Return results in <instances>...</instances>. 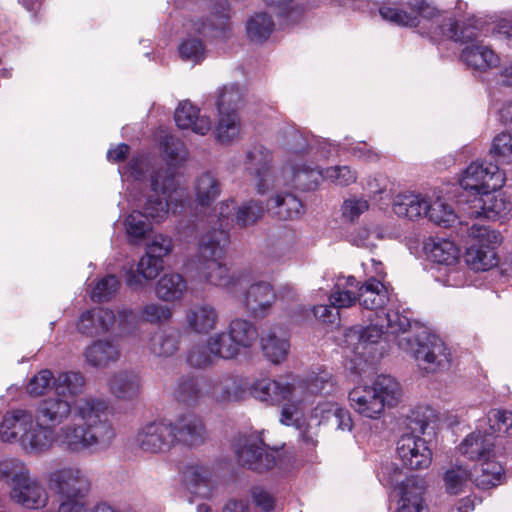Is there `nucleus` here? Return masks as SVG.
Returning a JSON list of instances; mask_svg holds the SVG:
<instances>
[{
	"mask_svg": "<svg viewBox=\"0 0 512 512\" xmlns=\"http://www.w3.org/2000/svg\"><path fill=\"white\" fill-rule=\"evenodd\" d=\"M333 383L327 371L311 373L306 380L292 383L281 380L262 379L255 382L251 393L255 399L268 404L284 403L280 422L284 425L297 423L302 405L309 401L310 396L329 394Z\"/></svg>",
	"mask_w": 512,
	"mask_h": 512,
	"instance_id": "1",
	"label": "nucleus"
},
{
	"mask_svg": "<svg viewBox=\"0 0 512 512\" xmlns=\"http://www.w3.org/2000/svg\"><path fill=\"white\" fill-rule=\"evenodd\" d=\"M230 6L227 0L214 1L205 19H191L184 24L187 35L179 45L181 60L193 65L200 64L207 54L206 45L200 37L207 39H228L232 31Z\"/></svg>",
	"mask_w": 512,
	"mask_h": 512,
	"instance_id": "2",
	"label": "nucleus"
},
{
	"mask_svg": "<svg viewBox=\"0 0 512 512\" xmlns=\"http://www.w3.org/2000/svg\"><path fill=\"white\" fill-rule=\"evenodd\" d=\"M418 327L420 326L415 324L409 330L412 328L410 319L398 311H382V314L376 313V317L371 318L368 326L350 328L345 334V343L353 353L364 356L366 348L377 343L383 334L399 336V342L403 337L414 339V332L418 331Z\"/></svg>",
	"mask_w": 512,
	"mask_h": 512,
	"instance_id": "3",
	"label": "nucleus"
},
{
	"mask_svg": "<svg viewBox=\"0 0 512 512\" xmlns=\"http://www.w3.org/2000/svg\"><path fill=\"white\" fill-rule=\"evenodd\" d=\"M107 402L101 399H85L79 406L80 416L89 424L86 426H66L61 429V443L68 448H89L104 444L113 435V430L101 417L106 413Z\"/></svg>",
	"mask_w": 512,
	"mask_h": 512,
	"instance_id": "4",
	"label": "nucleus"
},
{
	"mask_svg": "<svg viewBox=\"0 0 512 512\" xmlns=\"http://www.w3.org/2000/svg\"><path fill=\"white\" fill-rule=\"evenodd\" d=\"M400 384L390 375H379L372 385L357 386L349 392L351 407L361 416L378 419L385 407L400 401Z\"/></svg>",
	"mask_w": 512,
	"mask_h": 512,
	"instance_id": "5",
	"label": "nucleus"
},
{
	"mask_svg": "<svg viewBox=\"0 0 512 512\" xmlns=\"http://www.w3.org/2000/svg\"><path fill=\"white\" fill-rule=\"evenodd\" d=\"M150 192L143 205V213L154 223L163 222L170 209L176 214L185 206L186 193L178 188L170 169L155 171L150 178Z\"/></svg>",
	"mask_w": 512,
	"mask_h": 512,
	"instance_id": "6",
	"label": "nucleus"
},
{
	"mask_svg": "<svg viewBox=\"0 0 512 512\" xmlns=\"http://www.w3.org/2000/svg\"><path fill=\"white\" fill-rule=\"evenodd\" d=\"M229 234L224 230H212L204 234L199 243V277L216 286H228L231 279L223 262Z\"/></svg>",
	"mask_w": 512,
	"mask_h": 512,
	"instance_id": "7",
	"label": "nucleus"
},
{
	"mask_svg": "<svg viewBox=\"0 0 512 512\" xmlns=\"http://www.w3.org/2000/svg\"><path fill=\"white\" fill-rule=\"evenodd\" d=\"M414 336V339L403 337L399 341V348L411 354L422 369L430 373L449 367L451 354L437 335L430 333L426 327H418Z\"/></svg>",
	"mask_w": 512,
	"mask_h": 512,
	"instance_id": "8",
	"label": "nucleus"
},
{
	"mask_svg": "<svg viewBox=\"0 0 512 512\" xmlns=\"http://www.w3.org/2000/svg\"><path fill=\"white\" fill-rule=\"evenodd\" d=\"M30 411L15 409L8 411L0 424V437L5 443L18 442L23 448H45V435L50 430L41 428Z\"/></svg>",
	"mask_w": 512,
	"mask_h": 512,
	"instance_id": "9",
	"label": "nucleus"
},
{
	"mask_svg": "<svg viewBox=\"0 0 512 512\" xmlns=\"http://www.w3.org/2000/svg\"><path fill=\"white\" fill-rule=\"evenodd\" d=\"M439 414L429 406L413 409L396 448H431L438 445Z\"/></svg>",
	"mask_w": 512,
	"mask_h": 512,
	"instance_id": "10",
	"label": "nucleus"
},
{
	"mask_svg": "<svg viewBox=\"0 0 512 512\" xmlns=\"http://www.w3.org/2000/svg\"><path fill=\"white\" fill-rule=\"evenodd\" d=\"M472 244L467 248L465 261L475 271H486L498 264L496 249L501 245V233L490 226L474 223L469 228Z\"/></svg>",
	"mask_w": 512,
	"mask_h": 512,
	"instance_id": "11",
	"label": "nucleus"
},
{
	"mask_svg": "<svg viewBox=\"0 0 512 512\" xmlns=\"http://www.w3.org/2000/svg\"><path fill=\"white\" fill-rule=\"evenodd\" d=\"M408 6L412 13L393 7H381L379 13L383 19L396 25L426 29V34L431 39V31L437 25L446 28L448 18H442L440 11L427 0H408Z\"/></svg>",
	"mask_w": 512,
	"mask_h": 512,
	"instance_id": "12",
	"label": "nucleus"
},
{
	"mask_svg": "<svg viewBox=\"0 0 512 512\" xmlns=\"http://www.w3.org/2000/svg\"><path fill=\"white\" fill-rule=\"evenodd\" d=\"M495 450H461L460 462L468 460L471 480L478 488L491 489L504 479V469L496 460Z\"/></svg>",
	"mask_w": 512,
	"mask_h": 512,
	"instance_id": "13",
	"label": "nucleus"
},
{
	"mask_svg": "<svg viewBox=\"0 0 512 512\" xmlns=\"http://www.w3.org/2000/svg\"><path fill=\"white\" fill-rule=\"evenodd\" d=\"M47 485L59 500L87 498L91 489L88 476L74 467L60 468L50 472Z\"/></svg>",
	"mask_w": 512,
	"mask_h": 512,
	"instance_id": "14",
	"label": "nucleus"
},
{
	"mask_svg": "<svg viewBox=\"0 0 512 512\" xmlns=\"http://www.w3.org/2000/svg\"><path fill=\"white\" fill-rule=\"evenodd\" d=\"M272 161V152L263 145H254L246 153L245 170L255 178L257 191L260 194L280 187L282 184L281 179L275 175Z\"/></svg>",
	"mask_w": 512,
	"mask_h": 512,
	"instance_id": "15",
	"label": "nucleus"
},
{
	"mask_svg": "<svg viewBox=\"0 0 512 512\" xmlns=\"http://www.w3.org/2000/svg\"><path fill=\"white\" fill-rule=\"evenodd\" d=\"M504 182V172L497 164L476 161L465 169L459 184L474 197L484 189L500 190Z\"/></svg>",
	"mask_w": 512,
	"mask_h": 512,
	"instance_id": "16",
	"label": "nucleus"
},
{
	"mask_svg": "<svg viewBox=\"0 0 512 512\" xmlns=\"http://www.w3.org/2000/svg\"><path fill=\"white\" fill-rule=\"evenodd\" d=\"M9 496L14 503L32 510L43 509L49 502L45 487L37 478L32 477L30 472L11 484Z\"/></svg>",
	"mask_w": 512,
	"mask_h": 512,
	"instance_id": "17",
	"label": "nucleus"
},
{
	"mask_svg": "<svg viewBox=\"0 0 512 512\" xmlns=\"http://www.w3.org/2000/svg\"><path fill=\"white\" fill-rule=\"evenodd\" d=\"M106 385L109 393L120 402L136 403L143 393V379L140 373L130 368L113 371Z\"/></svg>",
	"mask_w": 512,
	"mask_h": 512,
	"instance_id": "18",
	"label": "nucleus"
},
{
	"mask_svg": "<svg viewBox=\"0 0 512 512\" xmlns=\"http://www.w3.org/2000/svg\"><path fill=\"white\" fill-rule=\"evenodd\" d=\"M71 412V404L67 398L60 396L43 399L36 409L35 421L38 426L47 430L49 435H45L47 445H51L55 436V427L60 425L68 418Z\"/></svg>",
	"mask_w": 512,
	"mask_h": 512,
	"instance_id": "19",
	"label": "nucleus"
},
{
	"mask_svg": "<svg viewBox=\"0 0 512 512\" xmlns=\"http://www.w3.org/2000/svg\"><path fill=\"white\" fill-rule=\"evenodd\" d=\"M488 421L490 423L489 429L491 432H481L480 430L474 431L466 436L460 448H470L472 446H479V448H492L495 446L494 434L496 432H503L507 435H512V412L504 409H493L488 414Z\"/></svg>",
	"mask_w": 512,
	"mask_h": 512,
	"instance_id": "20",
	"label": "nucleus"
},
{
	"mask_svg": "<svg viewBox=\"0 0 512 512\" xmlns=\"http://www.w3.org/2000/svg\"><path fill=\"white\" fill-rule=\"evenodd\" d=\"M499 190L484 189L483 192L475 195L471 205L466 209L467 215L472 218H481L495 220L502 217L512 210V203L507 200Z\"/></svg>",
	"mask_w": 512,
	"mask_h": 512,
	"instance_id": "21",
	"label": "nucleus"
},
{
	"mask_svg": "<svg viewBox=\"0 0 512 512\" xmlns=\"http://www.w3.org/2000/svg\"><path fill=\"white\" fill-rule=\"evenodd\" d=\"M173 427L171 438L172 447H198L203 446L209 439V433L202 419L194 414L182 416Z\"/></svg>",
	"mask_w": 512,
	"mask_h": 512,
	"instance_id": "22",
	"label": "nucleus"
},
{
	"mask_svg": "<svg viewBox=\"0 0 512 512\" xmlns=\"http://www.w3.org/2000/svg\"><path fill=\"white\" fill-rule=\"evenodd\" d=\"M276 301L273 287L264 281L251 284L243 294L242 303L255 319L266 317Z\"/></svg>",
	"mask_w": 512,
	"mask_h": 512,
	"instance_id": "23",
	"label": "nucleus"
},
{
	"mask_svg": "<svg viewBox=\"0 0 512 512\" xmlns=\"http://www.w3.org/2000/svg\"><path fill=\"white\" fill-rule=\"evenodd\" d=\"M219 311L210 303H197L185 311L186 328L195 334H208L216 329Z\"/></svg>",
	"mask_w": 512,
	"mask_h": 512,
	"instance_id": "24",
	"label": "nucleus"
},
{
	"mask_svg": "<svg viewBox=\"0 0 512 512\" xmlns=\"http://www.w3.org/2000/svg\"><path fill=\"white\" fill-rule=\"evenodd\" d=\"M115 325V313L110 309L101 307L92 308L84 311L77 321V330L79 333L95 337L105 334Z\"/></svg>",
	"mask_w": 512,
	"mask_h": 512,
	"instance_id": "25",
	"label": "nucleus"
},
{
	"mask_svg": "<svg viewBox=\"0 0 512 512\" xmlns=\"http://www.w3.org/2000/svg\"><path fill=\"white\" fill-rule=\"evenodd\" d=\"M358 300L362 307L370 311L368 319L376 317V313L382 314L385 305L389 301L388 290L380 279L370 277L359 288Z\"/></svg>",
	"mask_w": 512,
	"mask_h": 512,
	"instance_id": "26",
	"label": "nucleus"
},
{
	"mask_svg": "<svg viewBox=\"0 0 512 512\" xmlns=\"http://www.w3.org/2000/svg\"><path fill=\"white\" fill-rule=\"evenodd\" d=\"M183 481L191 493L202 497L210 498L213 496L217 481L213 479L211 471L201 465H187L182 471Z\"/></svg>",
	"mask_w": 512,
	"mask_h": 512,
	"instance_id": "27",
	"label": "nucleus"
},
{
	"mask_svg": "<svg viewBox=\"0 0 512 512\" xmlns=\"http://www.w3.org/2000/svg\"><path fill=\"white\" fill-rule=\"evenodd\" d=\"M173 436L172 424L163 422H151L139 429L133 439V445L139 448H162L172 447Z\"/></svg>",
	"mask_w": 512,
	"mask_h": 512,
	"instance_id": "28",
	"label": "nucleus"
},
{
	"mask_svg": "<svg viewBox=\"0 0 512 512\" xmlns=\"http://www.w3.org/2000/svg\"><path fill=\"white\" fill-rule=\"evenodd\" d=\"M121 351L117 343L111 340H96L86 347V362L95 368H106L120 359Z\"/></svg>",
	"mask_w": 512,
	"mask_h": 512,
	"instance_id": "29",
	"label": "nucleus"
},
{
	"mask_svg": "<svg viewBox=\"0 0 512 512\" xmlns=\"http://www.w3.org/2000/svg\"><path fill=\"white\" fill-rule=\"evenodd\" d=\"M398 512H426L423 494L424 482L417 478H407L400 488Z\"/></svg>",
	"mask_w": 512,
	"mask_h": 512,
	"instance_id": "30",
	"label": "nucleus"
},
{
	"mask_svg": "<svg viewBox=\"0 0 512 512\" xmlns=\"http://www.w3.org/2000/svg\"><path fill=\"white\" fill-rule=\"evenodd\" d=\"M324 178V171L317 166L304 162H290L289 181L283 185L291 184L296 189L307 191L316 188L320 179Z\"/></svg>",
	"mask_w": 512,
	"mask_h": 512,
	"instance_id": "31",
	"label": "nucleus"
},
{
	"mask_svg": "<svg viewBox=\"0 0 512 512\" xmlns=\"http://www.w3.org/2000/svg\"><path fill=\"white\" fill-rule=\"evenodd\" d=\"M174 119L181 129L191 128L193 132L206 135L211 129V121L207 116H200L199 110L189 101L179 103Z\"/></svg>",
	"mask_w": 512,
	"mask_h": 512,
	"instance_id": "32",
	"label": "nucleus"
},
{
	"mask_svg": "<svg viewBox=\"0 0 512 512\" xmlns=\"http://www.w3.org/2000/svg\"><path fill=\"white\" fill-rule=\"evenodd\" d=\"M163 268V260L152 256L146 251L137 264V269H130L126 273L125 282L128 287L138 289L144 286V282L157 277Z\"/></svg>",
	"mask_w": 512,
	"mask_h": 512,
	"instance_id": "33",
	"label": "nucleus"
},
{
	"mask_svg": "<svg viewBox=\"0 0 512 512\" xmlns=\"http://www.w3.org/2000/svg\"><path fill=\"white\" fill-rule=\"evenodd\" d=\"M188 284L183 275L179 273H165L155 284V295L164 302L182 300L187 292Z\"/></svg>",
	"mask_w": 512,
	"mask_h": 512,
	"instance_id": "34",
	"label": "nucleus"
},
{
	"mask_svg": "<svg viewBox=\"0 0 512 512\" xmlns=\"http://www.w3.org/2000/svg\"><path fill=\"white\" fill-rule=\"evenodd\" d=\"M393 211L399 217L415 220L426 216L429 202L421 194L402 193L394 198Z\"/></svg>",
	"mask_w": 512,
	"mask_h": 512,
	"instance_id": "35",
	"label": "nucleus"
},
{
	"mask_svg": "<svg viewBox=\"0 0 512 512\" xmlns=\"http://www.w3.org/2000/svg\"><path fill=\"white\" fill-rule=\"evenodd\" d=\"M461 59L467 66L480 71L496 67L499 63V58L494 51L480 42L465 46Z\"/></svg>",
	"mask_w": 512,
	"mask_h": 512,
	"instance_id": "36",
	"label": "nucleus"
},
{
	"mask_svg": "<svg viewBox=\"0 0 512 512\" xmlns=\"http://www.w3.org/2000/svg\"><path fill=\"white\" fill-rule=\"evenodd\" d=\"M445 26L446 28L442 25H437L435 29L431 31L433 40L447 38L461 44H466V46L479 43V33L475 27L469 25L459 27L457 21L453 18H448Z\"/></svg>",
	"mask_w": 512,
	"mask_h": 512,
	"instance_id": "37",
	"label": "nucleus"
},
{
	"mask_svg": "<svg viewBox=\"0 0 512 512\" xmlns=\"http://www.w3.org/2000/svg\"><path fill=\"white\" fill-rule=\"evenodd\" d=\"M181 333L177 328L168 327L156 332L150 339V351L157 357L168 358L179 349Z\"/></svg>",
	"mask_w": 512,
	"mask_h": 512,
	"instance_id": "38",
	"label": "nucleus"
},
{
	"mask_svg": "<svg viewBox=\"0 0 512 512\" xmlns=\"http://www.w3.org/2000/svg\"><path fill=\"white\" fill-rule=\"evenodd\" d=\"M261 348L264 355L274 364L285 360L289 351V342L284 333L270 329L261 336Z\"/></svg>",
	"mask_w": 512,
	"mask_h": 512,
	"instance_id": "39",
	"label": "nucleus"
},
{
	"mask_svg": "<svg viewBox=\"0 0 512 512\" xmlns=\"http://www.w3.org/2000/svg\"><path fill=\"white\" fill-rule=\"evenodd\" d=\"M425 249L431 261L445 265L449 273L455 271L450 268L458 260V249L453 242L446 239L431 240L426 244Z\"/></svg>",
	"mask_w": 512,
	"mask_h": 512,
	"instance_id": "40",
	"label": "nucleus"
},
{
	"mask_svg": "<svg viewBox=\"0 0 512 512\" xmlns=\"http://www.w3.org/2000/svg\"><path fill=\"white\" fill-rule=\"evenodd\" d=\"M279 450H237L238 462L248 469L264 472L276 464L275 453Z\"/></svg>",
	"mask_w": 512,
	"mask_h": 512,
	"instance_id": "41",
	"label": "nucleus"
},
{
	"mask_svg": "<svg viewBox=\"0 0 512 512\" xmlns=\"http://www.w3.org/2000/svg\"><path fill=\"white\" fill-rule=\"evenodd\" d=\"M460 459L461 450H459V455L456 458L454 467L447 470L443 477L445 489L447 493L451 495H457L463 492L468 481L471 479V470L468 460L460 462Z\"/></svg>",
	"mask_w": 512,
	"mask_h": 512,
	"instance_id": "42",
	"label": "nucleus"
},
{
	"mask_svg": "<svg viewBox=\"0 0 512 512\" xmlns=\"http://www.w3.org/2000/svg\"><path fill=\"white\" fill-rule=\"evenodd\" d=\"M268 207L281 220L298 218L303 211L301 201L291 193L276 194L269 200Z\"/></svg>",
	"mask_w": 512,
	"mask_h": 512,
	"instance_id": "43",
	"label": "nucleus"
},
{
	"mask_svg": "<svg viewBox=\"0 0 512 512\" xmlns=\"http://www.w3.org/2000/svg\"><path fill=\"white\" fill-rule=\"evenodd\" d=\"M226 329L240 350L251 348L259 337L255 324L242 318L231 320Z\"/></svg>",
	"mask_w": 512,
	"mask_h": 512,
	"instance_id": "44",
	"label": "nucleus"
},
{
	"mask_svg": "<svg viewBox=\"0 0 512 512\" xmlns=\"http://www.w3.org/2000/svg\"><path fill=\"white\" fill-rule=\"evenodd\" d=\"M219 118L215 128L216 139L228 144L237 139L240 135L241 124L236 111H218Z\"/></svg>",
	"mask_w": 512,
	"mask_h": 512,
	"instance_id": "45",
	"label": "nucleus"
},
{
	"mask_svg": "<svg viewBox=\"0 0 512 512\" xmlns=\"http://www.w3.org/2000/svg\"><path fill=\"white\" fill-rule=\"evenodd\" d=\"M124 226L131 244H139L152 230L151 221L142 211L134 210L125 219Z\"/></svg>",
	"mask_w": 512,
	"mask_h": 512,
	"instance_id": "46",
	"label": "nucleus"
},
{
	"mask_svg": "<svg viewBox=\"0 0 512 512\" xmlns=\"http://www.w3.org/2000/svg\"><path fill=\"white\" fill-rule=\"evenodd\" d=\"M204 391L201 382L193 375H183L178 379L174 397L185 405H192L201 399Z\"/></svg>",
	"mask_w": 512,
	"mask_h": 512,
	"instance_id": "47",
	"label": "nucleus"
},
{
	"mask_svg": "<svg viewBox=\"0 0 512 512\" xmlns=\"http://www.w3.org/2000/svg\"><path fill=\"white\" fill-rule=\"evenodd\" d=\"M274 30V22L266 12L255 13L246 23V32L252 42L266 41Z\"/></svg>",
	"mask_w": 512,
	"mask_h": 512,
	"instance_id": "48",
	"label": "nucleus"
},
{
	"mask_svg": "<svg viewBox=\"0 0 512 512\" xmlns=\"http://www.w3.org/2000/svg\"><path fill=\"white\" fill-rule=\"evenodd\" d=\"M208 341L209 348L217 359L232 360L240 354L241 350L227 329L210 336Z\"/></svg>",
	"mask_w": 512,
	"mask_h": 512,
	"instance_id": "49",
	"label": "nucleus"
},
{
	"mask_svg": "<svg viewBox=\"0 0 512 512\" xmlns=\"http://www.w3.org/2000/svg\"><path fill=\"white\" fill-rule=\"evenodd\" d=\"M220 183L210 172H205L197 177L195 182V193L198 203L201 206H208L220 195Z\"/></svg>",
	"mask_w": 512,
	"mask_h": 512,
	"instance_id": "50",
	"label": "nucleus"
},
{
	"mask_svg": "<svg viewBox=\"0 0 512 512\" xmlns=\"http://www.w3.org/2000/svg\"><path fill=\"white\" fill-rule=\"evenodd\" d=\"M84 384L85 379L78 372H61L53 381L56 394L61 398L76 396L82 391Z\"/></svg>",
	"mask_w": 512,
	"mask_h": 512,
	"instance_id": "51",
	"label": "nucleus"
},
{
	"mask_svg": "<svg viewBox=\"0 0 512 512\" xmlns=\"http://www.w3.org/2000/svg\"><path fill=\"white\" fill-rule=\"evenodd\" d=\"M267 7L279 18L284 24L290 25L297 22L303 14V7L299 6L295 0H263Z\"/></svg>",
	"mask_w": 512,
	"mask_h": 512,
	"instance_id": "52",
	"label": "nucleus"
},
{
	"mask_svg": "<svg viewBox=\"0 0 512 512\" xmlns=\"http://www.w3.org/2000/svg\"><path fill=\"white\" fill-rule=\"evenodd\" d=\"M244 390L238 377H225L215 384L213 394L218 402H235L242 398Z\"/></svg>",
	"mask_w": 512,
	"mask_h": 512,
	"instance_id": "53",
	"label": "nucleus"
},
{
	"mask_svg": "<svg viewBox=\"0 0 512 512\" xmlns=\"http://www.w3.org/2000/svg\"><path fill=\"white\" fill-rule=\"evenodd\" d=\"M265 209L260 201L249 200L237 207L232 221L239 227L254 225L264 215Z\"/></svg>",
	"mask_w": 512,
	"mask_h": 512,
	"instance_id": "54",
	"label": "nucleus"
},
{
	"mask_svg": "<svg viewBox=\"0 0 512 512\" xmlns=\"http://www.w3.org/2000/svg\"><path fill=\"white\" fill-rule=\"evenodd\" d=\"M243 100V93L239 85H225L218 94L217 108L218 111L237 112L239 105Z\"/></svg>",
	"mask_w": 512,
	"mask_h": 512,
	"instance_id": "55",
	"label": "nucleus"
},
{
	"mask_svg": "<svg viewBox=\"0 0 512 512\" xmlns=\"http://www.w3.org/2000/svg\"><path fill=\"white\" fill-rule=\"evenodd\" d=\"M55 377L51 370L42 369L36 375L31 377L26 386V391L31 397H40L45 395L52 387Z\"/></svg>",
	"mask_w": 512,
	"mask_h": 512,
	"instance_id": "56",
	"label": "nucleus"
},
{
	"mask_svg": "<svg viewBox=\"0 0 512 512\" xmlns=\"http://www.w3.org/2000/svg\"><path fill=\"white\" fill-rule=\"evenodd\" d=\"M405 467L411 470L428 468L432 461L431 450H399Z\"/></svg>",
	"mask_w": 512,
	"mask_h": 512,
	"instance_id": "57",
	"label": "nucleus"
},
{
	"mask_svg": "<svg viewBox=\"0 0 512 512\" xmlns=\"http://www.w3.org/2000/svg\"><path fill=\"white\" fill-rule=\"evenodd\" d=\"M426 217L438 225L447 227L455 221L456 215L449 205L438 198L434 203H429Z\"/></svg>",
	"mask_w": 512,
	"mask_h": 512,
	"instance_id": "58",
	"label": "nucleus"
},
{
	"mask_svg": "<svg viewBox=\"0 0 512 512\" xmlns=\"http://www.w3.org/2000/svg\"><path fill=\"white\" fill-rule=\"evenodd\" d=\"M490 153L501 163H512V136L504 132L496 135Z\"/></svg>",
	"mask_w": 512,
	"mask_h": 512,
	"instance_id": "59",
	"label": "nucleus"
},
{
	"mask_svg": "<svg viewBox=\"0 0 512 512\" xmlns=\"http://www.w3.org/2000/svg\"><path fill=\"white\" fill-rule=\"evenodd\" d=\"M214 359H217L216 356L211 352L209 348V341H206V344H197L194 345L188 352L187 362L190 366L194 368H206L210 366Z\"/></svg>",
	"mask_w": 512,
	"mask_h": 512,
	"instance_id": "60",
	"label": "nucleus"
},
{
	"mask_svg": "<svg viewBox=\"0 0 512 512\" xmlns=\"http://www.w3.org/2000/svg\"><path fill=\"white\" fill-rule=\"evenodd\" d=\"M119 280L115 275H107L102 278L94 287L91 299L94 302L108 301L118 290Z\"/></svg>",
	"mask_w": 512,
	"mask_h": 512,
	"instance_id": "61",
	"label": "nucleus"
},
{
	"mask_svg": "<svg viewBox=\"0 0 512 512\" xmlns=\"http://www.w3.org/2000/svg\"><path fill=\"white\" fill-rule=\"evenodd\" d=\"M141 315L144 321L151 324H159L170 320L172 311L168 306L159 303H149L143 306Z\"/></svg>",
	"mask_w": 512,
	"mask_h": 512,
	"instance_id": "62",
	"label": "nucleus"
},
{
	"mask_svg": "<svg viewBox=\"0 0 512 512\" xmlns=\"http://www.w3.org/2000/svg\"><path fill=\"white\" fill-rule=\"evenodd\" d=\"M324 178L337 185L348 186L356 181L357 174L349 166H334L324 170Z\"/></svg>",
	"mask_w": 512,
	"mask_h": 512,
	"instance_id": "63",
	"label": "nucleus"
},
{
	"mask_svg": "<svg viewBox=\"0 0 512 512\" xmlns=\"http://www.w3.org/2000/svg\"><path fill=\"white\" fill-rule=\"evenodd\" d=\"M173 249V240L171 237L158 234L155 235L152 242L147 247V252L152 256L160 258L167 256Z\"/></svg>",
	"mask_w": 512,
	"mask_h": 512,
	"instance_id": "64",
	"label": "nucleus"
}]
</instances>
